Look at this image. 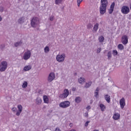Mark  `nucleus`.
I'll return each mask as SVG.
<instances>
[{"mask_svg": "<svg viewBox=\"0 0 131 131\" xmlns=\"http://www.w3.org/2000/svg\"><path fill=\"white\" fill-rule=\"evenodd\" d=\"M17 108H18V109L19 110L18 111H20V112H22V105H18L17 106Z\"/></svg>", "mask_w": 131, "mask_h": 131, "instance_id": "2f4dec72", "label": "nucleus"}, {"mask_svg": "<svg viewBox=\"0 0 131 131\" xmlns=\"http://www.w3.org/2000/svg\"><path fill=\"white\" fill-rule=\"evenodd\" d=\"M99 107L102 112H103V111H105V109H106V106L103 104L101 103L99 105Z\"/></svg>", "mask_w": 131, "mask_h": 131, "instance_id": "412c9836", "label": "nucleus"}, {"mask_svg": "<svg viewBox=\"0 0 131 131\" xmlns=\"http://www.w3.org/2000/svg\"><path fill=\"white\" fill-rule=\"evenodd\" d=\"M107 9V6L105 5H100V13L101 15H104L106 13V10Z\"/></svg>", "mask_w": 131, "mask_h": 131, "instance_id": "6e6552de", "label": "nucleus"}, {"mask_svg": "<svg viewBox=\"0 0 131 131\" xmlns=\"http://www.w3.org/2000/svg\"><path fill=\"white\" fill-rule=\"evenodd\" d=\"M3 20V18H2V16H0V22Z\"/></svg>", "mask_w": 131, "mask_h": 131, "instance_id": "09e8293b", "label": "nucleus"}, {"mask_svg": "<svg viewBox=\"0 0 131 131\" xmlns=\"http://www.w3.org/2000/svg\"><path fill=\"white\" fill-rule=\"evenodd\" d=\"M87 28H88V29H92V28H93V24H89L87 25Z\"/></svg>", "mask_w": 131, "mask_h": 131, "instance_id": "7c9ffc66", "label": "nucleus"}, {"mask_svg": "<svg viewBox=\"0 0 131 131\" xmlns=\"http://www.w3.org/2000/svg\"><path fill=\"white\" fill-rule=\"evenodd\" d=\"M114 7H115V3L113 2L111 5L110 8L108 11L109 14H112V13H113V11H114Z\"/></svg>", "mask_w": 131, "mask_h": 131, "instance_id": "f8f14e48", "label": "nucleus"}, {"mask_svg": "<svg viewBox=\"0 0 131 131\" xmlns=\"http://www.w3.org/2000/svg\"><path fill=\"white\" fill-rule=\"evenodd\" d=\"M121 39L123 45H126L128 42V38L126 35L122 36Z\"/></svg>", "mask_w": 131, "mask_h": 131, "instance_id": "1a4fd4ad", "label": "nucleus"}, {"mask_svg": "<svg viewBox=\"0 0 131 131\" xmlns=\"http://www.w3.org/2000/svg\"><path fill=\"white\" fill-rule=\"evenodd\" d=\"M69 106H70V102L68 101H62L59 103V107L63 109L69 107Z\"/></svg>", "mask_w": 131, "mask_h": 131, "instance_id": "7ed1b4c3", "label": "nucleus"}, {"mask_svg": "<svg viewBox=\"0 0 131 131\" xmlns=\"http://www.w3.org/2000/svg\"><path fill=\"white\" fill-rule=\"evenodd\" d=\"M65 54H58L56 57V60L58 62H63L65 60Z\"/></svg>", "mask_w": 131, "mask_h": 131, "instance_id": "423d86ee", "label": "nucleus"}, {"mask_svg": "<svg viewBox=\"0 0 131 131\" xmlns=\"http://www.w3.org/2000/svg\"><path fill=\"white\" fill-rule=\"evenodd\" d=\"M120 105L121 109L124 108V106H125V99L123 97L120 100Z\"/></svg>", "mask_w": 131, "mask_h": 131, "instance_id": "9d476101", "label": "nucleus"}, {"mask_svg": "<svg viewBox=\"0 0 131 131\" xmlns=\"http://www.w3.org/2000/svg\"><path fill=\"white\" fill-rule=\"evenodd\" d=\"M89 123H90V121H88L87 122H86L85 123V126H88V125H89Z\"/></svg>", "mask_w": 131, "mask_h": 131, "instance_id": "a19ab883", "label": "nucleus"}, {"mask_svg": "<svg viewBox=\"0 0 131 131\" xmlns=\"http://www.w3.org/2000/svg\"><path fill=\"white\" fill-rule=\"evenodd\" d=\"M39 25V19L37 17H34L31 20V26L33 28H36Z\"/></svg>", "mask_w": 131, "mask_h": 131, "instance_id": "f257e3e1", "label": "nucleus"}, {"mask_svg": "<svg viewBox=\"0 0 131 131\" xmlns=\"http://www.w3.org/2000/svg\"><path fill=\"white\" fill-rule=\"evenodd\" d=\"M86 109L89 111L91 109V106L90 105L87 106Z\"/></svg>", "mask_w": 131, "mask_h": 131, "instance_id": "37998d69", "label": "nucleus"}, {"mask_svg": "<svg viewBox=\"0 0 131 131\" xmlns=\"http://www.w3.org/2000/svg\"><path fill=\"white\" fill-rule=\"evenodd\" d=\"M105 100L107 102V103H110L111 101V98L110 97V96L108 95H105L104 96Z\"/></svg>", "mask_w": 131, "mask_h": 131, "instance_id": "dca6fc26", "label": "nucleus"}, {"mask_svg": "<svg viewBox=\"0 0 131 131\" xmlns=\"http://www.w3.org/2000/svg\"><path fill=\"white\" fill-rule=\"evenodd\" d=\"M50 50H45V53H49Z\"/></svg>", "mask_w": 131, "mask_h": 131, "instance_id": "49530a36", "label": "nucleus"}, {"mask_svg": "<svg viewBox=\"0 0 131 131\" xmlns=\"http://www.w3.org/2000/svg\"><path fill=\"white\" fill-rule=\"evenodd\" d=\"M98 39H99V42H103V41H104V39H105V38H104V37L103 36H101L99 37Z\"/></svg>", "mask_w": 131, "mask_h": 131, "instance_id": "c85d7f7f", "label": "nucleus"}, {"mask_svg": "<svg viewBox=\"0 0 131 131\" xmlns=\"http://www.w3.org/2000/svg\"><path fill=\"white\" fill-rule=\"evenodd\" d=\"M8 68V62L6 61H3L0 64V71L1 72H4L6 71L7 68Z\"/></svg>", "mask_w": 131, "mask_h": 131, "instance_id": "f03ea898", "label": "nucleus"}, {"mask_svg": "<svg viewBox=\"0 0 131 131\" xmlns=\"http://www.w3.org/2000/svg\"><path fill=\"white\" fill-rule=\"evenodd\" d=\"M17 110V108L15 107H13L12 108V111H13V112H16V111Z\"/></svg>", "mask_w": 131, "mask_h": 131, "instance_id": "ea45409f", "label": "nucleus"}, {"mask_svg": "<svg viewBox=\"0 0 131 131\" xmlns=\"http://www.w3.org/2000/svg\"><path fill=\"white\" fill-rule=\"evenodd\" d=\"M93 131H99V130L95 129Z\"/></svg>", "mask_w": 131, "mask_h": 131, "instance_id": "603ef678", "label": "nucleus"}, {"mask_svg": "<svg viewBox=\"0 0 131 131\" xmlns=\"http://www.w3.org/2000/svg\"><path fill=\"white\" fill-rule=\"evenodd\" d=\"M55 74L54 73H51L49 74V77H48V81L51 82V81H53L55 79Z\"/></svg>", "mask_w": 131, "mask_h": 131, "instance_id": "9b49d317", "label": "nucleus"}, {"mask_svg": "<svg viewBox=\"0 0 131 131\" xmlns=\"http://www.w3.org/2000/svg\"><path fill=\"white\" fill-rule=\"evenodd\" d=\"M69 96V91L68 89H65L64 92L59 95V98L61 99H65Z\"/></svg>", "mask_w": 131, "mask_h": 131, "instance_id": "39448f33", "label": "nucleus"}, {"mask_svg": "<svg viewBox=\"0 0 131 131\" xmlns=\"http://www.w3.org/2000/svg\"><path fill=\"white\" fill-rule=\"evenodd\" d=\"M17 22L19 24H23L25 22V17L22 16L20 17L17 20Z\"/></svg>", "mask_w": 131, "mask_h": 131, "instance_id": "2eb2a0df", "label": "nucleus"}, {"mask_svg": "<svg viewBox=\"0 0 131 131\" xmlns=\"http://www.w3.org/2000/svg\"><path fill=\"white\" fill-rule=\"evenodd\" d=\"M50 21H53L54 20V16L52 15L50 17Z\"/></svg>", "mask_w": 131, "mask_h": 131, "instance_id": "58836bf2", "label": "nucleus"}, {"mask_svg": "<svg viewBox=\"0 0 131 131\" xmlns=\"http://www.w3.org/2000/svg\"><path fill=\"white\" fill-rule=\"evenodd\" d=\"M113 118L114 120H118L119 119H120V114L115 113L113 116Z\"/></svg>", "mask_w": 131, "mask_h": 131, "instance_id": "ddd939ff", "label": "nucleus"}, {"mask_svg": "<svg viewBox=\"0 0 131 131\" xmlns=\"http://www.w3.org/2000/svg\"><path fill=\"white\" fill-rule=\"evenodd\" d=\"M117 54H118V53L117 52V50H113V54L114 55V56H116V55H117Z\"/></svg>", "mask_w": 131, "mask_h": 131, "instance_id": "72a5a7b5", "label": "nucleus"}, {"mask_svg": "<svg viewBox=\"0 0 131 131\" xmlns=\"http://www.w3.org/2000/svg\"><path fill=\"white\" fill-rule=\"evenodd\" d=\"M36 103L37 105H40L41 104V98L37 97L36 99Z\"/></svg>", "mask_w": 131, "mask_h": 131, "instance_id": "aec40b11", "label": "nucleus"}, {"mask_svg": "<svg viewBox=\"0 0 131 131\" xmlns=\"http://www.w3.org/2000/svg\"><path fill=\"white\" fill-rule=\"evenodd\" d=\"M85 80V79L84 78H81L80 77L79 79H78V81L79 82V83H82V82H84Z\"/></svg>", "mask_w": 131, "mask_h": 131, "instance_id": "a878e982", "label": "nucleus"}, {"mask_svg": "<svg viewBox=\"0 0 131 131\" xmlns=\"http://www.w3.org/2000/svg\"><path fill=\"white\" fill-rule=\"evenodd\" d=\"M98 29H99V24L96 23L93 27V30H94V31H95V32H97Z\"/></svg>", "mask_w": 131, "mask_h": 131, "instance_id": "6ab92c4d", "label": "nucleus"}, {"mask_svg": "<svg viewBox=\"0 0 131 131\" xmlns=\"http://www.w3.org/2000/svg\"><path fill=\"white\" fill-rule=\"evenodd\" d=\"M63 2H64V0H55V5L59 6V5H61Z\"/></svg>", "mask_w": 131, "mask_h": 131, "instance_id": "4be33fe9", "label": "nucleus"}, {"mask_svg": "<svg viewBox=\"0 0 131 131\" xmlns=\"http://www.w3.org/2000/svg\"><path fill=\"white\" fill-rule=\"evenodd\" d=\"M55 131H61V130H60L58 127H57V128L55 129Z\"/></svg>", "mask_w": 131, "mask_h": 131, "instance_id": "a18cd8bd", "label": "nucleus"}, {"mask_svg": "<svg viewBox=\"0 0 131 131\" xmlns=\"http://www.w3.org/2000/svg\"><path fill=\"white\" fill-rule=\"evenodd\" d=\"M101 52V50H98L97 53H100Z\"/></svg>", "mask_w": 131, "mask_h": 131, "instance_id": "3c124183", "label": "nucleus"}, {"mask_svg": "<svg viewBox=\"0 0 131 131\" xmlns=\"http://www.w3.org/2000/svg\"><path fill=\"white\" fill-rule=\"evenodd\" d=\"M75 102H76V103H80V102H81V98L79 97H76L75 98Z\"/></svg>", "mask_w": 131, "mask_h": 131, "instance_id": "b1692460", "label": "nucleus"}, {"mask_svg": "<svg viewBox=\"0 0 131 131\" xmlns=\"http://www.w3.org/2000/svg\"><path fill=\"white\" fill-rule=\"evenodd\" d=\"M44 50H50V48H49L48 46H46Z\"/></svg>", "mask_w": 131, "mask_h": 131, "instance_id": "c03bdc74", "label": "nucleus"}, {"mask_svg": "<svg viewBox=\"0 0 131 131\" xmlns=\"http://www.w3.org/2000/svg\"><path fill=\"white\" fill-rule=\"evenodd\" d=\"M99 96V92L95 91V96L97 98Z\"/></svg>", "mask_w": 131, "mask_h": 131, "instance_id": "c9c22d12", "label": "nucleus"}, {"mask_svg": "<svg viewBox=\"0 0 131 131\" xmlns=\"http://www.w3.org/2000/svg\"><path fill=\"white\" fill-rule=\"evenodd\" d=\"M21 112H20V111H17L16 113V115L17 116H19L20 115V114H21Z\"/></svg>", "mask_w": 131, "mask_h": 131, "instance_id": "4c0bfd02", "label": "nucleus"}, {"mask_svg": "<svg viewBox=\"0 0 131 131\" xmlns=\"http://www.w3.org/2000/svg\"><path fill=\"white\" fill-rule=\"evenodd\" d=\"M91 85H92V81H90L88 83H86L85 88L86 89H88V88H90V86H91Z\"/></svg>", "mask_w": 131, "mask_h": 131, "instance_id": "393cba45", "label": "nucleus"}, {"mask_svg": "<svg viewBox=\"0 0 131 131\" xmlns=\"http://www.w3.org/2000/svg\"><path fill=\"white\" fill-rule=\"evenodd\" d=\"M101 6H108V1L107 0H101Z\"/></svg>", "mask_w": 131, "mask_h": 131, "instance_id": "f3484780", "label": "nucleus"}, {"mask_svg": "<svg viewBox=\"0 0 131 131\" xmlns=\"http://www.w3.org/2000/svg\"><path fill=\"white\" fill-rule=\"evenodd\" d=\"M112 57V54L111 53V52H109L107 53V59H108V60H110V59H111Z\"/></svg>", "mask_w": 131, "mask_h": 131, "instance_id": "c756f323", "label": "nucleus"}, {"mask_svg": "<svg viewBox=\"0 0 131 131\" xmlns=\"http://www.w3.org/2000/svg\"><path fill=\"white\" fill-rule=\"evenodd\" d=\"M28 85V83H27V81H24L23 85H22V88H23L24 89H26V88Z\"/></svg>", "mask_w": 131, "mask_h": 131, "instance_id": "bb28decb", "label": "nucleus"}, {"mask_svg": "<svg viewBox=\"0 0 131 131\" xmlns=\"http://www.w3.org/2000/svg\"><path fill=\"white\" fill-rule=\"evenodd\" d=\"M31 69V66H27L24 68V70L25 71H29Z\"/></svg>", "mask_w": 131, "mask_h": 131, "instance_id": "5701e85b", "label": "nucleus"}, {"mask_svg": "<svg viewBox=\"0 0 131 131\" xmlns=\"http://www.w3.org/2000/svg\"><path fill=\"white\" fill-rule=\"evenodd\" d=\"M99 91H100V89L99 88H97L95 92H99Z\"/></svg>", "mask_w": 131, "mask_h": 131, "instance_id": "de8ad7c7", "label": "nucleus"}, {"mask_svg": "<svg viewBox=\"0 0 131 131\" xmlns=\"http://www.w3.org/2000/svg\"><path fill=\"white\" fill-rule=\"evenodd\" d=\"M43 102L45 104H49L50 102V99H49V97L47 95H43Z\"/></svg>", "mask_w": 131, "mask_h": 131, "instance_id": "4468645a", "label": "nucleus"}, {"mask_svg": "<svg viewBox=\"0 0 131 131\" xmlns=\"http://www.w3.org/2000/svg\"><path fill=\"white\" fill-rule=\"evenodd\" d=\"M4 10H5V8H4V7L1 6L0 7V12L3 13V12H4Z\"/></svg>", "mask_w": 131, "mask_h": 131, "instance_id": "f704fd0d", "label": "nucleus"}, {"mask_svg": "<svg viewBox=\"0 0 131 131\" xmlns=\"http://www.w3.org/2000/svg\"><path fill=\"white\" fill-rule=\"evenodd\" d=\"M5 47H6V46L4 44H2L0 46V49L3 50V49H5Z\"/></svg>", "mask_w": 131, "mask_h": 131, "instance_id": "e433bc0d", "label": "nucleus"}, {"mask_svg": "<svg viewBox=\"0 0 131 131\" xmlns=\"http://www.w3.org/2000/svg\"><path fill=\"white\" fill-rule=\"evenodd\" d=\"M88 116H89V113L86 112L85 113V117H88Z\"/></svg>", "mask_w": 131, "mask_h": 131, "instance_id": "79ce46f5", "label": "nucleus"}, {"mask_svg": "<svg viewBox=\"0 0 131 131\" xmlns=\"http://www.w3.org/2000/svg\"><path fill=\"white\" fill-rule=\"evenodd\" d=\"M83 0H77V6L78 7H79L80 6V4L82 2Z\"/></svg>", "mask_w": 131, "mask_h": 131, "instance_id": "473e14b6", "label": "nucleus"}, {"mask_svg": "<svg viewBox=\"0 0 131 131\" xmlns=\"http://www.w3.org/2000/svg\"><path fill=\"white\" fill-rule=\"evenodd\" d=\"M22 43H23V41L22 40H20L14 43V47L17 48V47H20V46H22Z\"/></svg>", "mask_w": 131, "mask_h": 131, "instance_id": "a211bd4d", "label": "nucleus"}, {"mask_svg": "<svg viewBox=\"0 0 131 131\" xmlns=\"http://www.w3.org/2000/svg\"><path fill=\"white\" fill-rule=\"evenodd\" d=\"M76 90V89L75 88H73V89H72V91H75Z\"/></svg>", "mask_w": 131, "mask_h": 131, "instance_id": "8fccbe9b", "label": "nucleus"}, {"mask_svg": "<svg viewBox=\"0 0 131 131\" xmlns=\"http://www.w3.org/2000/svg\"><path fill=\"white\" fill-rule=\"evenodd\" d=\"M118 48L119 50L124 49V47H123V45L122 44H119L118 46Z\"/></svg>", "mask_w": 131, "mask_h": 131, "instance_id": "cd10ccee", "label": "nucleus"}, {"mask_svg": "<svg viewBox=\"0 0 131 131\" xmlns=\"http://www.w3.org/2000/svg\"><path fill=\"white\" fill-rule=\"evenodd\" d=\"M31 56V52L30 51L28 50L27 52H26L23 56V58L24 60H28Z\"/></svg>", "mask_w": 131, "mask_h": 131, "instance_id": "0eeeda50", "label": "nucleus"}, {"mask_svg": "<svg viewBox=\"0 0 131 131\" xmlns=\"http://www.w3.org/2000/svg\"><path fill=\"white\" fill-rule=\"evenodd\" d=\"M121 12L122 14H128V13H129V7L126 6H122L121 9Z\"/></svg>", "mask_w": 131, "mask_h": 131, "instance_id": "20e7f679", "label": "nucleus"}]
</instances>
